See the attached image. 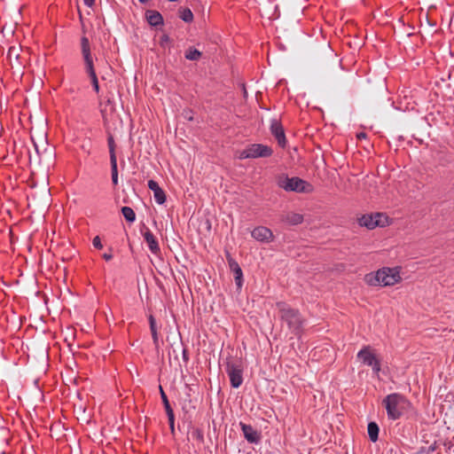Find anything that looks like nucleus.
Returning <instances> with one entry per match:
<instances>
[{"label":"nucleus","instance_id":"1","mask_svg":"<svg viewBox=\"0 0 454 454\" xmlns=\"http://www.w3.org/2000/svg\"><path fill=\"white\" fill-rule=\"evenodd\" d=\"M382 404L386 409L387 419L393 421L399 419L412 408L411 403L399 393H392L385 396Z\"/></svg>","mask_w":454,"mask_h":454},{"label":"nucleus","instance_id":"2","mask_svg":"<svg viewBox=\"0 0 454 454\" xmlns=\"http://www.w3.org/2000/svg\"><path fill=\"white\" fill-rule=\"evenodd\" d=\"M277 308L279 312L280 319L287 325L289 330L294 335H300L302 331L304 319L299 310L291 308L288 304L283 301L278 302Z\"/></svg>","mask_w":454,"mask_h":454},{"label":"nucleus","instance_id":"3","mask_svg":"<svg viewBox=\"0 0 454 454\" xmlns=\"http://www.w3.org/2000/svg\"><path fill=\"white\" fill-rule=\"evenodd\" d=\"M365 282L370 286H394L401 280L400 271L398 268H382L376 273H369L365 275Z\"/></svg>","mask_w":454,"mask_h":454},{"label":"nucleus","instance_id":"4","mask_svg":"<svg viewBox=\"0 0 454 454\" xmlns=\"http://www.w3.org/2000/svg\"><path fill=\"white\" fill-rule=\"evenodd\" d=\"M276 183L279 188L286 192L308 193L312 191V185L307 181L297 176L289 177L286 174L278 176Z\"/></svg>","mask_w":454,"mask_h":454},{"label":"nucleus","instance_id":"5","mask_svg":"<svg viewBox=\"0 0 454 454\" xmlns=\"http://www.w3.org/2000/svg\"><path fill=\"white\" fill-rule=\"evenodd\" d=\"M358 223L360 226L366 227L368 230H372L377 226H385L387 223V216L382 213L364 215L358 219Z\"/></svg>","mask_w":454,"mask_h":454},{"label":"nucleus","instance_id":"6","mask_svg":"<svg viewBox=\"0 0 454 454\" xmlns=\"http://www.w3.org/2000/svg\"><path fill=\"white\" fill-rule=\"evenodd\" d=\"M357 358L367 366H371L373 372L378 374L380 372V363L376 356L372 352L369 346L364 347L357 353Z\"/></svg>","mask_w":454,"mask_h":454},{"label":"nucleus","instance_id":"7","mask_svg":"<svg viewBox=\"0 0 454 454\" xmlns=\"http://www.w3.org/2000/svg\"><path fill=\"white\" fill-rule=\"evenodd\" d=\"M226 372L230 378L231 386L233 388L239 387L243 383V369L240 364L227 362Z\"/></svg>","mask_w":454,"mask_h":454},{"label":"nucleus","instance_id":"8","mask_svg":"<svg viewBox=\"0 0 454 454\" xmlns=\"http://www.w3.org/2000/svg\"><path fill=\"white\" fill-rule=\"evenodd\" d=\"M159 388H160V398H161V401H162V403H163V406H164V409H165V411H166V414L168 417L170 432L172 434H175V413H174V411L169 403L168 398L166 393L164 392L162 387L160 386Z\"/></svg>","mask_w":454,"mask_h":454},{"label":"nucleus","instance_id":"9","mask_svg":"<svg viewBox=\"0 0 454 454\" xmlns=\"http://www.w3.org/2000/svg\"><path fill=\"white\" fill-rule=\"evenodd\" d=\"M270 132L277 139L280 147L284 148L286 145V138L284 128L281 122L277 119H272L270 121Z\"/></svg>","mask_w":454,"mask_h":454},{"label":"nucleus","instance_id":"10","mask_svg":"<svg viewBox=\"0 0 454 454\" xmlns=\"http://www.w3.org/2000/svg\"><path fill=\"white\" fill-rule=\"evenodd\" d=\"M141 233L144 237L145 241L146 242L149 250L153 254H158L160 252V248L158 243L157 239L154 237L153 233L145 226V224H143V227L141 229Z\"/></svg>","mask_w":454,"mask_h":454},{"label":"nucleus","instance_id":"11","mask_svg":"<svg viewBox=\"0 0 454 454\" xmlns=\"http://www.w3.org/2000/svg\"><path fill=\"white\" fill-rule=\"evenodd\" d=\"M251 159L267 158L272 155V149L262 144H253L248 146Z\"/></svg>","mask_w":454,"mask_h":454},{"label":"nucleus","instance_id":"12","mask_svg":"<svg viewBox=\"0 0 454 454\" xmlns=\"http://www.w3.org/2000/svg\"><path fill=\"white\" fill-rule=\"evenodd\" d=\"M252 237L261 242L270 243L273 240L274 236L272 231L264 226H258L251 232Z\"/></svg>","mask_w":454,"mask_h":454},{"label":"nucleus","instance_id":"13","mask_svg":"<svg viewBox=\"0 0 454 454\" xmlns=\"http://www.w3.org/2000/svg\"><path fill=\"white\" fill-rule=\"evenodd\" d=\"M239 426H240V428L242 430L245 439L249 443L257 444L260 442V439H261L260 434L251 425H247L243 422H240Z\"/></svg>","mask_w":454,"mask_h":454},{"label":"nucleus","instance_id":"14","mask_svg":"<svg viewBox=\"0 0 454 454\" xmlns=\"http://www.w3.org/2000/svg\"><path fill=\"white\" fill-rule=\"evenodd\" d=\"M148 188L153 192L155 201L159 205H162L166 201V195L164 191L160 187L159 184L154 180L148 181Z\"/></svg>","mask_w":454,"mask_h":454},{"label":"nucleus","instance_id":"15","mask_svg":"<svg viewBox=\"0 0 454 454\" xmlns=\"http://www.w3.org/2000/svg\"><path fill=\"white\" fill-rule=\"evenodd\" d=\"M81 48L84 64L94 62L89 39L85 36L82 37L81 39Z\"/></svg>","mask_w":454,"mask_h":454},{"label":"nucleus","instance_id":"16","mask_svg":"<svg viewBox=\"0 0 454 454\" xmlns=\"http://www.w3.org/2000/svg\"><path fill=\"white\" fill-rule=\"evenodd\" d=\"M145 18H146L147 22L152 27H157V26L163 24L162 15L157 11H153V10L147 11L145 12Z\"/></svg>","mask_w":454,"mask_h":454},{"label":"nucleus","instance_id":"17","mask_svg":"<svg viewBox=\"0 0 454 454\" xmlns=\"http://www.w3.org/2000/svg\"><path fill=\"white\" fill-rule=\"evenodd\" d=\"M282 221L290 225H298L302 223L303 215L298 213L290 212L282 215Z\"/></svg>","mask_w":454,"mask_h":454},{"label":"nucleus","instance_id":"18","mask_svg":"<svg viewBox=\"0 0 454 454\" xmlns=\"http://www.w3.org/2000/svg\"><path fill=\"white\" fill-rule=\"evenodd\" d=\"M367 431H368V435H369L370 440L372 442H377L379 439V432H380V427H379L378 424L374 421L369 422L368 426H367Z\"/></svg>","mask_w":454,"mask_h":454},{"label":"nucleus","instance_id":"19","mask_svg":"<svg viewBox=\"0 0 454 454\" xmlns=\"http://www.w3.org/2000/svg\"><path fill=\"white\" fill-rule=\"evenodd\" d=\"M121 214L123 215V217L125 218V220L129 223H134L135 220H136V214L134 212V210L130 207H122L121 209Z\"/></svg>","mask_w":454,"mask_h":454},{"label":"nucleus","instance_id":"20","mask_svg":"<svg viewBox=\"0 0 454 454\" xmlns=\"http://www.w3.org/2000/svg\"><path fill=\"white\" fill-rule=\"evenodd\" d=\"M179 18L184 22H192L193 20V13L189 8H181L179 10Z\"/></svg>","mask_w":454,"mask_h":454},{"label":"nucleus","instance_id":"21","mask_svg":"<svg viewBox=\"0 0 454 454\" xmlns=\"http://www.w3.org/2000/svg\"><path fill=\"white\" fill-rule=\"evenodd\" d=\"M201 56V52L194 48H189L184 54L186 59L198 60Z\"/></svg>","mask_w":454,"mask_h":454},{"label":"nucleus","instance_id":"22","mask_svg":"<svg viewBox=\"0 0 454 454\" xmlns=\"http://www.w3.org/2000/svg\"><path fill=\"white\" fill-rule=\"evenodd\" d=\"M191 437L192 440L197 441L199 443L204 442V434L202 429L200 428H193L191 433Z\"/></svg>","mask_w":454,"mask_h":454},{"label":"nucleus","instance_id":"23","mask_svg":"<svg viewBox=\"0 0 454 454\" xmlns=\"http://www.w3.org/2000/svg\"><path fill=\"white\" fill-rule=\"evenodd\" d=\"M233 275H234V280H235V285L237 286V289L241 290V288L243 286V281H244L242 270H236L235 272H233Z\"/></svg>","mask_w":454,"mask_h":454},{"label":"nucleus","instance_id":"24","mask_svg":"<svg viewBox=\"0 0 454 454\" xmlns=\"http://www.w3.org/2000/svg\"><path fill=\"white\" fill-rule=\"evenodd\" d=\"M227 262H228L229 268L232 273L235 272L236 270H241V268L239 265V263L237 262V261L234 260L229 254H227Z\"/></svg>","mask_w":454,"mask_h":454},{"label":"nucleus","instance_id":"25","mask_svg":"<svg viewBox=\"0 0 454 454\" xmlns=\"http://www.w3.org/2000/svg\"><path fill=\"white\" fill-rule=\"evenodd\" d=\"M107 145H108V148H109L110 158L116 157V154H115V143H114V139L112 135H109L108 137H107Z\"/></svg>","mask_w":454,"mask_h":454},{"label":"nucleus","instance_id":"26","mask_svg":"<svg viewBox=\"0 0 454 454\" xmlns=\"http://www.w3.org/2000/svg\"><path fill=\"white\" fill-rule=\"evenodd\" d=\"M84 67L85 72L88 74L89 77H91L92 75H97L94 67V62L84 64Z\"/></svg>","mask_w":454,"mask_h":454},{"label":"nucleus","instance_id":"27","mask_svg":"<svg viewBox=\"0 0 454 454\" xmlns=\"http://www.w3.org/2000/svg\"><path fill=\"white\" fill-rule=\"evenodd\" d=\"M110 164H111V175L118 174L117 158L116 157L110 158Z\"/></svg>","mask_w":454,"mask_h":454},{"label":"nucleus","instance_id":"28","mask_svg":"<svg viewBox=\"0 0 454 454\" xmlns=\"http://www.w3.org/2000/svg\"><path fill=\"white\" fill-rule=\"evenodd\" d=\"M90 78V81H91V84H92L93 90H95V92L98 93L99 92V84H98V76L97 75H92Z\"/></svg>","mask_w":454,"mask_h":454},{"label":"nucleus","instance_id":"29","mask_svg":"<svg viewBox=\"0 0 454 454\" xmlns=\"http://www.w3.org/2000/svg\"><path fill=\"white\" fill-rule=\"evenodd\" d=\"M148 319H149L151 333L157 332L156 321H155V318L153 317V316L150 315Z\"/></svg>","mask_w":454,"mask_h":454},{"label":"nucleus","instance_id":"30","mask_svg":"<svg viewBox=\"0 0 454 454\" xmlns=\"http://www.w3.org/2000/svg\"><path fill=\"white\" fill-rule=\"evenodd\" d=\"M239 158L240 160L251 159V156H250V153H249L248 147H247V148H246L245 150H243L242 152H240Z\"/></svg>","mask_w":454,"mask_h":454},{"label":"nucleus","instance_id":"31","mask_svg":"<svg viewBox=\"0 0 454 454\" xmlns=\"http://www.w3.org/2000/svg\"><path fill=\"white\" fill-rule=\"evenodd\" d=\"M92 244L94 246V247L98 248V249H101L103 247V245L101 243V239L98 236H96L93 240H92Z\"/></svg>","mask_w":454,"mask_h":454},{"label":"nucleus","instance_id":"32","mask_svg":"<svg viewBox=\"0 0 454 454\" xmlns=\"http://www.w3.org/2000/svg\"><path fill=\"white\" fill-rule=\"evenodd\" d=\"M151 333H152V338H153V344H154L155 348H158V347H159L158 332H153Z\"/></svg>","mask_w":454,"mask_h":454},{"label":"nucleus","instance_id":"33","mask_svg":"<svg viewBox=\"0 0 454 454\" xmlns=\"http://www.w3.org/2000/svg\"><path fill=\"white\" fill-rule=\"evenodd\" d=\"M183 116H184V119H186L188 121H192L193 120V114H192V112L191 110L184 111Z\"/></svg>","mask_w":454,"mask_h":454},{"label":"nucleus","instance_id":"34","mask_svg":"<svg viewBox=\"0 0 454 454\" xmlns=\"http://www.w3.org/2000/svg\"><path fill=\"white\" fill-rule=\"evenodd\" d=\"M182 358L184 362H188L189 360V355H188V350L186 348H184L183 349V352H182Z\"/></svg>","mask_w":454,"mask_h":454},{"label":"nucleus","instance_id":"35","mask_svg":"<svg viewBox=\"0 0 454 454\" xmlns=\"http://www.w3.org/2000/svg\"><path fill=\"white\" fill-rule=\"evenodd\" d=\"M112 183L114 186L118 184V174L112 175Z\"/></svg>","mask_w":454,"mask_h":454},{"label":"nucleus","instance_id":"36","mask_svg":"<svg viewBox=\"0 0 454 454\" xmlns=\"http://www.w3.org/2000/svg\"><path fill=\"white\" fill-rule=\"evenodd\" d=\"M83 3L86 6L91 7L95 4V0H83Z\"/></svg>","mask_w":454,"mask_h":454},{"label":"nucleus","instance_id":"37","mask_svg":"<svg viewBox=\"0 0 454 454\" xmlns=\"http://www.w3.org/2000/svg\"><path fill=\"white\" fill-rule=\"evenodd\" d=\"M169 41V37L168 35H163L161 37H160V44L163 45L164 43H167Z\"/></svg>","mask_w":454,"mask_h":454},{"label":"nucleus","instance_id":"38","mask_svg":"<svg viewBox=\"0 0 454 454\" xmlns=\"http://www.w3.org/2000/svg\"><path fill=\"white\" fill-rule=\"evenodd\" d=\"M435 450H436V446H435V444L430 445V446L427 448V454H431V453H433Z\"/></svg>","mask_w":454,"mask_h":454},{"label":"nucleus","instance_id":"39","mask_svg":"<svg viewBox=\"0 0 454 454\" xmlns=\"http://www.w3.org/2000/svg\"><path fill=\"white\" fill-rule=\"evenodd\" d=\"M356 137H357V139L361 140V139L366 138L367 135L364 132H360V133H357Z\"/></svg>","mask_w":454,"mask_h":454},{"label":"nucleus","instance_id":"40","mask_svg":"<svg viewBox=\"0 0 454 454\" xmlns=\"http://www.w3.org/2000/svg\"><path fill=\"white\" fill-rule=\"evenodd\" d=\"M103 258L106 260V261H110L112 258H113V254L111 253H105L103 254Z\"/></svg>","mask_w":454,"mask_h":454},{"label":"nucleus","instance_id":"41","mask_svg":"<svg viewBox=\"0 0 454 454\" xmlns=\"http://www.w3.org/2000/svg\"><path fill=\"white\" fill-rule=\"evenodd\" d=\"M141 4H145L147 3L149 0H138Z\"/></svg>","mask_w":454,"mask_h":454},{"label":"nucleus","instance_id":"42","mask_svg":"<svg viewBox=\"0 0 454 454\" xmlns=\"http://www.w3.org/2000/svg\"><path fill=\"white\" fill-rule=\"evenodd\" d=\"M1 454H5L4 452H2Z\"/></svg>","mask_w":454,"mask_h":454}]
</instances>
